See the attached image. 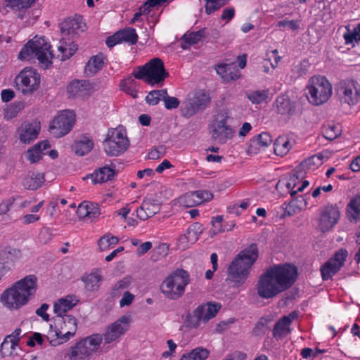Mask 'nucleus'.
I'll use <instances>...</instances> for the list:
<instances>
[{
    "mask_svg": "<svg viewBox=\"0 0 360 360\" xmlns=\"http://www.w3.org/2000/svg\"><path fill=\"white\" fill-rule=\"evenodd\" d=\"M50 328L46 335V338L49 340L51 346L55 347L65 342L63 341V336L59 334L58 328L55 326V328L53 329L52 325L50 326Z\"/></svg>",
    "mask_w": 360,
    "mask_h": 360,
    "instance_id": "46",
    "label": "nucleus"
},
{
    "mask_svg": "<svg viewBox=\"0 0 360 360\" xmlns=\"http://www.w3.org/2000/svg\"><path fill=\"white\" fill-rule=\"evenodd\" d=\"M258 257L256 244L240 251L228 266L227 280L234 283L235 287L243 285L247 281L250 269Z\"/></svg>",
    "mask_w": 360,
    "mask_h": 360,
    "instance_id": "3",
    "label": "nucleus"
},
{
    "mask_svg": "<svg viewBox=\"0 0 360 360\" xmlns=\"http://www.w3.org/2000/svg\"><path fill=\"white\" fill-rule=\"evenodd\" d=\"M15 82L23 94H31L39 88L40 77L35 70L25 68L15 77Z\"/></svg>",
    "mask_w": 360,
    "mask_h": 360,
    "instance_id": "12",
    "label": "nucleus"
},
{
    "mask_svg": "<svg viewBox=\"0 0 360 360\" xmlns=\"http://www.w3.org/2000/svg\"><path fill=\"white\" fill-rule=\"evenodd\" d=\"M204 36V30H200L197 32H192L185 34L181 41V46L183 49H187L191 46L197 44Z\"/></svg>",
    "mask_w": 360,
    "mask_h": 360,
    "instance_id": "36",
    "label": "nucleus"
},
{
    "mask_svg": "<svg viewBox=\"0 0 360 360\" xmlns=\"http://www.w3.org/2000/svg\"><path fill=\"white\" fill-rule=\"evenodd\" d=\"M210 102V97L204 92H199L182 103L181 112L184 116L191 117L198 112L203 110Z\"/></svg>",
    "mask_w": 360,
    "mask_h": 360,
    "instance_id": "15",
    "label": "nucleus"
},
{
    "mask_svg": "<svg viewBox=\"0 0 360 360\" xmlns=\"http://www.w3.org/2000/svg\"><path fill=\"white\" fill-rule=\"evenodd\" d=\"M20 257V251L15 248H6L0 252V271L3 275L11 270Z\"/></svg>",
    "mask_w": 360,
    "mask_h": 360,
    "instance_id": "22",
    "label": "nucleus"
},
{
    "mask_svg": "<svg viewBox=\"0 0 360 360\" xmlns=\"http://www.w3.org/2000/svg\"><path fill=\"white\" fill-rule=\"evenodd\" d=\"M258 143L261 144L263 149L268 147L272 143L271 136L269 133L263 132L257 136Z\"/></svg>",
    "mask_w": 360,
    "mask_h": 360,
    "instance_id": "56",
    "label": "nucleus"
},
{
    "mask_svg": "<svg viewBox=\"0 0 360 360\" xmlns=\"http://www.w3.org/2000/svg\"><path fill=\"white\" fill-rule=\"evenodd\" d=\"M274 105L278 114L288 116H292L295 114V103L292 101L286 95L278 96Z\"/></svg>",
    "mask_w": 360,
    "mask_h": 360,
    "instance_id": "26",
    "label": "nucleus"
},
{
    "mask_svg": "<svg viewBox=\"0 0 360 360\" xmlns=\"http://www.w3.org/2000/svg\"><path fill=\"white\" fill-rule=\"evenodd\" d=\"M117 32L120 35L121 42H127L131 45L136 44L138 41V35L135 29L129 27Z\"/></svg>",
    "mask_w": 360,
    "mask_h": 360,
    "instance_id": "41",
    "label": "nucleus"
},
{
    "mask_svg": "<svg viewBox=\"0 0 360 360\" xmlns=\"http://www.w3.org/2000/svg\"><path fill=\"white\" fill-rule=\"evenodd\" d=\"M91 84L86 80H75L67 86L68 93L73 97H84L89 94Z\"/></svg>",
    "mask_w": 360,
    "mask_h": 360,
    "instance_id": "29",
    "label": "nucleus"
},
{
    "mask_svg": "<svg viewBox=\"0 0 360 360\" xmlns=\"http://www.w3.org/2000/svg\"><path fill=\"white\" fill-rule=\"evenodd\" d=\"M54 324L59 334L63 336V341L73 337L77 328V319L72 316H56Z\"/></svg>",
    "mask_w": 360,
    "mask_h": 360,
    "instance_id": "20",
    "label": "nucleus"
},
{
    "mask_svg": "<svg viewBox=\"0 0 360 360\" xmlns=\"http://www.w3.org/2000/svg\"><path fill=\"white\" fill-rule=\"evenodd\" d=\"M41 129L40 122H24L18 128L19 139L23 143H30L36 139Z\"/></svg>",
    "mask_w": 360,
    "mask_h": 360,
    "instance_id": "21",
    "label": "nucleus"
},
{
    "mask_svg": "<svg viewBox=\"0 0 360 360\" xmlns=\"http://www.w3.org/2000/svg\"><path fill=\"white\" fill-rule=\"evenodd\" d=\"M261 149H263L261 144L258 143L257 136L252 138L250 141L248 148L247 149V153L248 155H256Z\"/></svg>",
    "mask_w": 360,
    "mask_h": 360,
    "instance_id": "53",
    "label": "nucleus"
},
{
    "mask_svg": "<svg viewBox=\"0 0 360 360\" xmlns=\"http://www.w3.org/2000/svg\"><path fill=\"white\" fill-rule=\"evenodd\" d=\"M302 172L292 174L290 176L288 182L286 183V187L288 189H294L297 186L300 184L302 179Z\"/></svg>",
    "mask_w": 360,
    "mask_h": 360,
    "instance_id": "55",
    "label": "nucleus"
},
{
    "mask_svg": "<svg viewBox=\"0 0 360 360\" xmlns=\"http://www.w3.org/2000/svg\"><path fill=\"white\" fill-rule=\"evenodd\" d=\"M268 96V91L265 90L254 91L249 93L247 96L252 103H261L265 101Z\"/></svg>",
    "mask_w": 360,
    "mask_h": 360,
    "instance_id": "50",
    "label": "nucleus"
},
{
    "mask_svg": "<svg viewBox=\"0 0 360 360\" xmlns=\"http://www.w3.org/2000/svg\"><path fill=\"white\" fill-rule=\"evenodd\" d=\"M338 94L341 103L354 105L360 101V84L353 79L341 82Z\"/></svg>",
    "mask_w": 360,
    "mask_h": 360,
    "instance_id": "13",
    "label": "nucleus"
},
{
    "mask_svg": "<svg viewBox=\"0 0 360 360\" xmlns=\"http://www.w3.org/2000/svg\"><path fill=\"white\" fill-rule=\"evenodd\" d=\"M169 252V247L165 243L160 244L153 250V257H155V259L157 260L160 257H164L167 255Z\"/></svg>",
    "mask_w": 360,
    "mask_h": 360,
    "instance_id": "54",
    "label": "nucleus"
},
{
    "mask_svg": "<svg viewBox=\"0 0 360 360\" xmlns=\"http://www.w3.org/2000/svg\"><path fill=\"white\" fill-rule=\"evenodd\" d=\"M134 299V296L131 292L129 291L125 292L122 298L120 301V307H122L124 306L130 305L132 303Z\"/></svg>",
    "mask_w": 360,
    "mask_h": 360,
    "instance_id": "64",
    "label": "nucleus"
},
{
    "mask_svg": "<svg viewBox=\"0 0 360 360\" xmlns=\"http://www.w3.org/2000/svg\"><path fill=\"white\" fill-rule=\"evenodd\" d=\"M347 256L345 249L339 250L321 269V276L324 281L330 279L343 266Z\"/></svg>",
    "mask_w": 360,
    "mask_h": 360,
    "instance_id": "17",
    "label": "nucleus"
},
{
    "mask_svg": "<svg viewBox=\"0 0 360 360\" xmlns=\"http://www.w3.org/2000/svg\"><path fill=\"white\" fill-rule=\"evenodd\" d=\"M216 71L221 75L224 82H229L238 79L240 75L235 63L219 64L216 67Z\"/></svg>",
    "mask_w": 360,
    "mask_h": 360,
    "instance_id": "30",
    "label": "nucleus"
},
{
    "mask_svg": "<svg viewBox=\"0 0 360 360\" xmlns=\"http://www.w3.org/2000/svg\"><path fill=\"white\" fill-rule=\"evenodd\" d=\"M50 148L49 142L46 140L42 141L29 148L25 153L26 159L32 164L37 163L41 160L44 150Z\"/></svg>",
    "mask_w": 360,
    "mask_h": 360,
    "instance_id": "28",
    "label": "nucleus"
},
{
    "mask_svg": "<svg viewBox=\"0 0 360 360\" xmlns=\"http://www.w3.org/2000/svg\"><path fill=\"white\" fill-rule=\"evenodd\" d=\"M196 191L186 193L179 198L181 205L186 207H192L200 205V201Z\"/></svg>",
    "mask_w": 360,
    "mask_h": 360,
    "instance_id": "40",
    "label": "nucleus"
},
{
    "mask_svg": "<svg viewBox=\"0 0 360 360\" xmlns=\"http://www.w3.org/2000/svg\"><path fill=\"white\" fill-rule=\"evenodd\" d=\"M164 103L167 110H172L179 107V101L176 97L169 96L164 99Z\"/></svg>",
    "mask_w": 360,
    "mask_h": 360,
    "instance_id": "59",
    "label": "nucleus"
},
{
    "mask_svg": "<svg viewBox=\"0 0 360 360\" xmlns=\"http://www.w3.org/2000/svg\"><path fill=\"white\" fill-rule=\"evenodd\" d=\"M25 105L21 101L14 102L8 105L4 109V117L7 120L12 119L18 115V114L24 108Z\"/></svg>",
    "mask_w": 360,
    "mask_h": 360,
    "instance_id": "43",
    "label": "nucleus"
},
{
    "mask_svg": "<svg viewBox=\"0 0 360 360\" xmlns=\"http://www.w3.org/2000/svg\"><path fill=\"white\" fill-rule=\"evenodd\" d=\"M161 100V98L160 95L158 94L156 90H153L149 92L148 95L146 97V101L149 105H157L160 101Z\"/></svg>",
    "mask_w": 360,
    "mask_h": 360,
    "instance_id": "60",
    "label": "nucleus"
},
{
    "mask_svg": "<svg viewBox=\"0 0 360 360\" xmlns=\"http://www.w3.org/2000/svg\"><path fill=\"white\" fill-rule=\"evenodd\" d=\"M290 148V141L283 137H278L274 143V152L276 155L283 156Z\"/></svg>",
    "mask_w": 360,
    "mask_h": 360,
    "instance_id": "44",
    "label": "nucleus"
},
{
    "mask_svg": "<svg viewBox=\"0 0 360 360\" xmlns=\"http://www.w3.org/2000/svg\"><path fill=\"white\" fill-rule=\"evenodd\" d=\"M307 205V202L302 195L294 196V198H292V200L289 203L287 204L285 202L281 205V208L283 210L284 213L281 217L284 218L292 216L305 208Z\"/></svg>",
    "mask_w": 360,
    "mask_h": 360,
    "instance_id": "25",
    "label": "nucleus"
},
{
    "mask_svg": "<svg viewBox=\"0 0 360 360\" xmlns=\"http://www.w3.org/2000/svg\"><path fill=\"white\" fill-rule=\"evenodd\" d=\"M84 24L81 16L72 19H67L60 24V32L62 38L60 40V45L58 50L60 54L58 58L64 61L69 59L77 50V44L70 41L79 32L84 31Z\"/></svg>",
    "mask_w": 360,
    "mask_h": 360,
    "instance_id": "4",
    "label": "nucleus"
},
{
    "mask_svg": "<svg viewBox=\"0 0 360 360\" xmlns=\"http://www.w3.org/2000/svg\"><path fill=\"white\" fill-rule=\"evenodd\" d=\"M18 343L6 338L0 347V353L3 357L13 355Z\"/></svg>",
    "mask_w": 360,
    "mask_h": 360,
    "instance_id": "45",
    "label": "nucleus"
},
{
    "mask_svg": "<svg viewBox=\"0 0 360 360\" xmlns=\"http://www.w3.org/2000/svg\"><path fill=\"white\" fill-rule=\"evenodd\" d=\"M310 97L309 101L315 105L326 103L331 96L332 86L325 77L314 76L307 86Z\"/></svg>",
    "mask_w": 360,
    "mask_h": 360,
    "instance_id": "9",
    "label": "nucleus"
},
{
    "mask_svg": "<svg viewBox=\"0 0 360 360\" xmlns=\"http://www.w3.org/2000/svg\"><path fill=\"white\" fill-rule=\"evenodd\" d=\"M339 131L335 126H328L323 130V136L328 140H333L338 136Z\"/></svg>",
    "mask_w": 360,
    "mask_h": 360,
    "instance_id": "57",
    "label": "nucleus"
},
{
    "mask_svg": "<svg viewBox=\"0 0 360 360\" xmlns=\"http://www.w3.org/2000/svg\"><path fill=\"white\" fill-rule=\"evenodd\" d=\"M130 285V280L128 278H124L119 281L112 288V297L120 296L121 292L127 288Z\"/></svg>",
    "mask_w": 360,
    "mask_h": 360,
    "instance_id": "51",
    "label": "nucleus"
},
{
    "mask_svg": "<svg viewBox=\"0 0 360 360\" xmlns=\"http://www.w3.org/2000/svg\"><path fill=\"white\" fill-rule=\"evenodd\" d=\"M81 280L84 283V289L87 292H95L98 291L101 287L103 276L101 274V271L96 269L89 274H84Z\"/></svg>",
    "mask_w": 360,
    "mask_h": 360,
    "instance_id": "24",
    "label": "nucleus"
},
{
    "mask_svg": "<svg viewBox=\"0 0 360 360\" xmlns=\"http://www.w3.org/2000/svg\"><path fill=\"white\" fill-rule=\"evenodd\" d=\"M103 336L93 334L88 336L72 347L68 354L69 360H89L90 356L101 345Z\"/></svg>",
    "mask_w": 360,
    "mask_h": 360,
    "instance_id": "8",
    "label": "nucleus"
},
{
    "mask_svg": "<svg viewBox=\"0 0 360 360\" xmlns=\"http://www.w3.org/2000/svg\"><path fill=\"white\" fill-rule=\"evenodd\" d=\"M221 308L219 303L208 302L205 304L198 306L192 312L187 315L186 322L190 328H197L201 322L205 323L214 318Z\"/></svg>",
    "mask_w": 360,
    "mask_h": 360,
    "instance_id": "11",
    "label": "nucleus"
},
{
    "mask_svg": "<svg viewBox=\"0 0 360 360\" xmlns=\"http://www.w3.org/2000/svg\"><path fill=\"white\" fill-rule=\"evenodd\" d=\"M93 147V141L84 136L80 140L76 141L72 146V149L77 155L83 156L89 153L92 150Z\"/></svg>",
    "mask_w": 360,
    "mask_h": 360,
    "instance_id": "34",
    "label": "nucleus"
},
{
    "mask_svg": "<svg viewBox=\"0 0 360 360\" xmlns=\"http://www.w3.org/2000/svg\"><path fill=\"white\" fill-rule=\"evenodd\" d=\"M229 0H207L205 12L210 15L227 4Z\"/></svg>",
    "mask_w": 360,
    "mask_h": 360,
    "instance_id": "49",
    "label": "nucleus"
},
{
    "mask_svg": "<svg viewBox=\"0 0 360 360\" xmlns=\"http://www.w3.org/2000/svg\"><path fill=\"white\" fill-rule=\"evenodd\" d=\"M346 215L350 222L360 221V193L353 197L347 204Z\"/></svg>",
    "mask_w": 360,
    "mask_h": 360,
    "instance_id": "33",
    "label": "nucleus"
},
{
    "mask_svg": "<svg viewBox=\"0 0 360 360\" xmlns=\"http://www.w3.org/2000/svg\"><path fill=\"white\" fill-rule=\"evenodd\" d=\"M290 321L289 317H282L274 326L273 336L276 339H281L282 337L290 333L289 326Z\"/></svg>",
    "mask_w": 360,
    "mask_h": 360,
    "instance_id": "35",
    "label": "nucleus"
},
{
    "mask_svg": "<svg viewBox=\"0 0 360 360\" xmlns=\"http://www.w3.org/2000/svg\"><path fill=\"white\" fill-rule=\"evenodd\" d=\"M103 65L102 58L98 56L90 58L85 67V72L88 76L94 75L98 71L101 70Z\"/></svg>",
    "mask_w": 360,
    "mask_h": 360,
    "instance_id": "39",
    "label": "nucleus"
},
{
    "mask_svg": "<svg viewBox=\"0 0 360 360\" xmlns=\"http://www.w3.org/2000/svg\"><path fill=\"white\" fill-rule=\"evenodd\" d=\"M50 48L51 46L44 37H35L23 46L19 53L18 58L29 60L36 57L39 63L47 68L51 64L53 57Z\"/></svg>",
    "mask_w": 360,
    "mask_h": 360,
    "instance_id": "5",
    "label": "nucleus"
},
{
    "mask_svg": "<svg viewBox=\"0 0 360 360\" xmlns=\"http://www.w3.org/2000/svg\"><path fill=\"white\" fill-rule=\"evenodd\" d=\"M134 76L149 85L162 86L169 77V72L165 68L163 61L160 58H154L144 65L139 66L137 70H134Z\"/></svg>",
    "mask_w": 360,
    "mask_h": 360,
    "instance_id": "6",
    "label": "nucleus"
},
{
    "mask_svg": "<svg viewBox=\"0 0 360 360\" xmlns=\"http://www.w3.org/2000/svg\"><path fill=\"white\" fill-rule=\"evenodd\" d=\"M79 300L75 295H68L63 298L59 299L53 306V311L56 316H64L69 310L72 309Z\"/></svg>",
    "mask_w": 360,
    "mask_h": 360,
    "instance_id": "27",
    "label": "nucleus"
},
{
    "mask_svg": "<svg viewBox=\"0 0 360 360\" xmlns=\"http://www.w3.org/2000/svg\"><path fill=\"white\" fill-rule=\"evenodd\" d=\"M189 283V274L182 269H178L164 280L160 290L167 299L176 300L184 295L185 288Z\"/></svg>",
    "mask_w": 360,
    "mask_h": 360,
    "instance_id": "7",
    "label": "nucleus"
},
{
    "mask_svg": "<svg viewBox=\"0 0 360 360\" xmlns=\"http://www.w3.org/2000/svg\"><path fill=\"white\" fill-rule=\"evenodd\" d=\"M44 181V174L29 172L22 179V184L25 189L34 191L41 187Z\"/></svg>",
    "mask_w": 360,
    "mask_h": 360,
    "instance_id": "31",
    "label": "nucleus"
},
{
    "mask_svg": "<svg viewBox=\"0 0 360 360\" xmlns=\"http://www.w3.org/2000/svg\"><path fill=\"white\" fill-rule=\"evenodd\" d=\"M233 130L226 123V117L216 119L212 125V138L219 143L224 144L233 136Z\"/></svg>",
    "mask_w": 360,
    "mask_h": 360,
    "instance_id": "18",
    "label": "nucleus"
},
{
    "mask_svg": "<svg viewBox=\"0 0 360 360\" xmlns=\"http://www.w3.org/2000/svg\"><path fill=\"white\" fill-rule=\"evenodd\" d=\"M89 206V203H87L86 202H83L78 206L77 214L79 218H87Z\"/></svg>",
    "mask_w": 360,
    "mask_h": 360,
    "instance_id": "61",
    "label": "nucleus"
},
{
    "mask_svg": "<svg viewBox=\"0 0 360 360\" xmlns=\"http://www.w3.org/2000/svg\"><path fill=\"white\" fill-rule=\"evenodd\" d=\"M212 233L213 235H216L220 232L229 231L232 230V229L235 226V224L231 223L230 225L223 224L222 216H217L212 220Z\"/></svg>",
    "mask_w": 360,
    "mask_h": 360,
    "instance_id": "42",
    "label": "nucleus"
},
{
    "mask_svg": "<svg viewBox=\"0 0 360 360\" xmlns=\"http://www.w3.org/2000/svg\"><path fill=\"white\" fill-rule=\"evenodd\" d=\"M129 323L130 318L122 316L109 326L105 333L104 340L105 343H110L124 335L129 330Z\"/></svg>",
    "mask_w": 360,
    "mask_h": 360,
    "instance_id": "19",
    "label": "nucleus"
},
{
    "mask_svg": "<svg viewBox=\"0 0 360 360\" xmlns=\"http://www.w3.org/2000/svg\"><path fill=\"white\" fill-rule=\"evenodd\" d=\"M115 172L114 169L105 166L96 170L93 174H89L86 178H91L94 184H102L112 180L115 176Z\"/></svg>",
    "mask_w": 360,
    "mask_h": 360,
    "instance_id": "32",
    "label": "nucleus"
},
{
    "mask_svg": "<svg viewBox=\"0 0 360 360\" xmlns=\"http://www.w3.org/2000/svg\"><path fill=\"white\" fill-rule=\"evenodd\" d=\"M37 290V276L28 275L6 289L0 296V301L5 307L18 310L34 298Z\"/></svg>",
    "mask_w": 360,
    "mask_h": 360,
    "instance_id": "2",
    "label": "nucleus"
},
{
    "mask_svg": "<svg viewBox=\"0 0 360 360\" xmlns=\"http://www.w3.org/2000/svg\"><path fill=\"white\" fill-rule=\"evenodd\" d=\"M118 242V238L110 236V235H105L99 239L98 245L100 250L104 251L109 249L111 245H116Z\"/></svg>",
    "mask_w": 360,
    "mask_h": 360,
    "instance_id": "47",
    "label": "nucleus"
},
{
    "mask_svg": "<svg viewBox=\"0 0 360 360\" xmlns=\"http://www.w3.org/2000/svg\"><path fill=\"white\" fill-rule=\"evenodd\" d=\"M160 210V204L153 198H146L136 210L137 217L143 221L152 217Z\"/></svg>",
    "mask_w": 360,
    "mask_h": 360,
    "instance_id": "23",
    "label": "nucleus"
},
{
    "mask_svg": "<svg viewBox=\"0 0 360 360\" xmlns=\"http://www.w3.org/2000/svg\"><path fill=\"white\" fill-rule=\"evenodd\" d=\"M322 163V157L320 155H314L307 159H305L301 163V166L303 168L306 167L307 169H310L312 167L321 165Z\"/></svg>",
    "mask_w": 360,
    "mask_h": 360,
    "instance_id": "52",
    "label": "nucleus"
},
{
    "mask_svg": "<svg viewBox=\"0 0 360 360\" xmlns=\"http://www.w3.org/2000/svg\"><path fill=\"white\" fill-rule=\"evenodd\" d=\"M52 238L51 231L49 228H44L39 233V239L41 242L46 243Z\"/></svg>",
    "mask_w": 360,
    "mask_h": 360,
    "instance_id": "63",
    "label": "nucleus"
},
{
    "mask_svg": "<svg viewBox=\"0 0 360 360\" xmlns=\"http://www.w3.org/2000/svg\"><path fill=\"white\" fill-rule=\"evenodd\" d=\"M269 321L265 318H261L260 320L256 323L252 330V334L255 336H262L266 331L269 330Z\"/></svg>",
    "mask_w": 360,
    "mask_h": 360,
    "instance_id": "48",
    "label": "nucleus"
},
{
    "mask_svg": "<svg viewBox=\"0 0 360 360\" xmlns=\"http://www.w3.org/2000/svg\"><path fill=\"white\" fill-rule=\"evenodd\" d=\"M297 269L286 263L267 269L258 278L257 295L262 299H272L289 289L296 281Z\"/></svg>",
    "mask_w": 360,
    "mask_h": 360,
    "instance_id": "1",
    "label": "nucleus"
},
{
    "mask_svg": "<svg viewBox=\"0 0 360 360\" xmlns=\"http://www.w3.org/2000/svg\"><path fill=\"white\" fill-rule=\"evenodd\" d=\"M340 212L335 205H327L320 214L318 229L322 233L330 231L338 223Z\"/></svg>",
    "mask_w": 360,
    "mask_h": 360,
    "instance_id": "16",
    "label": "nucleus"
},
{
    "mask_svg": "<svg viewBox=\"0 0 360 360\" xmlns=\"http://www.w3.org/2000/svg\"><path fill=\"white\" fill-rule=\"evenodd\" d=\"M202 232V225L198 222L193 223L188 228L186 233L181 236V240L186 239L187 242L194 243L198 240Z\"/></svg>",
    "mask_w": 360,
    "mask_h": 360,
    "instance_id": "37",
    "label": "nucleus"
},
{
    "mask_svg": "<svg viewBox=\"0 0 360 360\" xmlns=\"http://www.w3.org/2000/svg\"><path fill=\"white\" fill-rule=\"evenodd\" d=\"M165 153V147L164 146H159L149 152L148 157L150 159L156 160L162 157Z\"/></svg>",
    "mask_w": 360,
    "mask_h": 360,
    "instance_id": "58",
    "label": "nucleus"
},
{
    "mask_svg": "<svg viewBox=\"0 0 360 360\" xmlns=\"http://www.w3.org/2000/svg\"><path fill=\"white\" fill-rule=\"evenodd\" d=\"M209 354L210 352L207 349L197 347L191 352L183 354L180 360H205Z\"/></svg>",
    "mask_w": 360,
    "mask_h": 360,
    "instance_id": "38",
    "label": "nucleus"
},
{
    "mask_svg": "<svg viewBox=\"0 0 360 360\" xmlns=\"http://www.w3.org/2000/svg\"><path fill=\"white\" fill-rule=\"evenodd\" d=\"M88 219H94L101 214L100 209L96 204L90 203L89 206Z\"/></svg>",
    "mask_w": 360,
    "mask_h": 360,
    "instance_id": "62",
    "label": "nucleus"
},
{
    "mask_svg": "<svg viewBox=\"0 0 360 360\" xmlns=\"http://www.w3.org/2000/svg\"><path fill=\"white\" fill-rule=\"evenodd\" d=\"M129 146L125 130L121 128L109 129L103 141V148L109 156H118Z\"/></svg>",
    "mask_w": 360,
    "mask_h": 360,
    "instance_id": "10",
    "label": "nucleus"
},
{
    "mask_svg": "<svg viewBox=\"0 0 360 360\" xmlns=\"http://www.w3.org/2000/svg\"><path fill=\"white\" fill-rule=\"evenodd\" d=\"M75 123V114L71 110H63L55 117L50 126V130L56 137L67 134Z\"/></svg>",
    "mask_w": 360,
    "mask_h": 360,
    "instance_id": "14",
    "label": "nucleus"
}]
</instances>
